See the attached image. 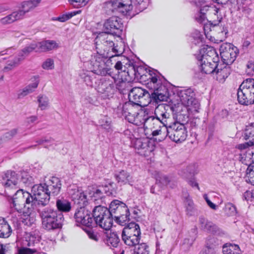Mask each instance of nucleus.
I'll return each mask as SVG.
<instances>
[{
    "label": "nucleus",
    "instance_id": "26",
    "mask_svg": "<svg viewBox=\"0 0 254 254\" xmlns=\"http://www.w3.org/2000/svg\"><path fill=\"white\" fill-rule=\"evenodd\" d=\"M114 177L118 183L121 185L129 184L132 186L133 183L132 178L130 174L127 171L122 170L120 171H117L114 174Z\"/></svg>",
    "mask_w": 254,
    "mask_h": 254
},
{
    "label": "nucleus",
    "instance_id": "6",
    "mask_svg": "<svg viewBox=\"0 0 254 254\" xmlns=\"http://www.w3.org/2000/svg\"><path fill=\"white\" fill-rule=\"evenodd\" d=\"M109 208L118 224L124 226L129 221L130 212L125 203L119 200H114L111 202Z\"/></svg>",
    "mask_w": 254,
    "mask_h": 254
},
{
    "label": "nucleus",
    "instance_id": "44",
    "mask_svg": "<svg viewBox=\"0 0 254 254\" xmlns=\"http://www.w3.org/2000/svg\"><path fill=\"white\" fill-rule=\"evenodd\" d=\"M38 49V46L37 43H31L29 46L25 47L23 48L18 54L19 57L22 56L23 60L25 57H27L33 51H35L36 52V50Z\"/></svg>",
    "mask_w": 254,
    "mask_h": 254
},
{
    "label": "nucleus",
    "instance_id": "13",
    "mask_svg": "<svg viewBox=\"0 0 254 254\" xmlns=\"http://www.w3.org/2000/svg\"><path fill=\"white\" fill-rule=\"evenodd\" d=\"M104 28L106 30L104 32L120 37L123 31V24L120 18L118 16H112L105 21Z\"/></svg>",
    "mask_w": 254,
    "mask_h": 254
},
{
    "label": "nucleus",
    "instance_id": "38",
    "mask_svg": "<svg viewBox=\"0 0 254 254\" xmlns=\"http://www.w3.org/2000/svg\"><path fill=\"white\" fill-rule=\"evenodd\" d=\"M40 240L41 236L39 231L31 232L28 234L26 237L27 246L29 247H33L35 244L39 243Z\"/></svg>",
    "mask_w": 254,
    "mask_h": 254
},
{
    "label": "nucleus",
    "instance_id": "55",
    "mask_svg": "<svg viewBox=\"0 0 254 254\" xmlns=\"http://www.w3.org/2000/svg\"><path fill=\"white\" fill-rule=\"evenodd\" d=\"M122 232L130 236H137L140 238L141 232L139 227V228L136 227L132 229H129V228H124Z\"/></svg>",
    "mask_w": 254,
    "mask_h": 254
},
{
    "label": "nucleus",
    "instance_id": "43",
    "mask_svg": "<svg viewBox=\"0 0 254 254\" xmlns=\"http://www.w3.org/2000/svg\"><path fill=\"white\" fill-rule=\"evenodd\" d=\"M197 173L196 167L194 164H190L182 171L181 175L183 177L186 179H190Z\"/></svg>",
    "mask_w": 254,
    "mask_h": 254
},
{
    "label": "nucleus",
    "instance_id": "18",
    "mask_svg": "<svg viewBox=\"0 0 254 254\" xmlns=\"http://www.w3.org/2000/svg\"><path fill=\"white\" fill-rule=\"evenodd\" d=\"M198 61L209 60L219 62L218 55L215 49L207 45H204L199 51V54L195 55Z\"/></svg>",
    "mask_w": 254,
    "mask_h": 254
},
{
    "label": "nucleus",
    "instance_id": "60",
    "mask_svg": "<svg viewBox=\"0 0 254 254\" xmlns=\"http://www.w3.org/2000/svg\"><path fill=\"white\" fill-rule=\"evenodd\" d=\"M68 1L70 4L76 8L84 6L88 2V0H68Z\"/></svg>",
    "mask_w": 254,
    "mask_h": 254
},
{
    "label": "nucleus",
    "instance_id": "4",
    "mask_svg": "<svg viewBox=\"0 0 254 254\" xmlns=\"http://www.w3.org/2000/svg\"><path fill=\"white\" fill-rule=\"evenodd\" d=\"M149 78L150 81L146 83V86L150 89L152 103L167 101L170 96L168 88L161 83L157 75H150Z\"/></svg>",
    "mask_w": 254,
    "mask_h": 254
},
{
    "label": "nucleus",
    "instance_id": "42",
    "mask_svg": "<svg viewBox=\"0 0 254 254\" xmlns=\"http://www.w3.org/2000/svg\"><path fill=\"white\" fill-rule=\"evenodd\" d=\"M114 182H110L108 184L100 186V187L104 194H106L107 196H115L117 194Z\"/></svg>",
    "mask_w": 254,
    "mask_h": 254
},
{
    "label": "nucleus",
    "instance_id": "49",
    "mask_svg": "<svg viewBox=\"0 0 254 254\" xmlns=\"http://www.w3.org/2000/svg\"><path fill=\"white\" fill-rule=\"evenodd\" d=\"M89 194L94 201H97L99 199L101 200L104 197V192L102 191L100 186L97 189H93Z\"/></svg>",
    "mask_w": 254,
    "mask_h": 254
},
{
    "label": "nucleus",
    "instance_id": "58",
    "mask_svg": "<svg viewBox=\"0 0 254 254\" xmlns=\"http://www.w3.org/2000/svg\"><path fill=\"white\" fill-rule=\"evenodd\" d=\"M115 74V80L114 83H116V88L119 90L122 91L124 89V87L126 86L127 83L124 81L122 78H120L119 76H117V73H114Z\"/></svg>",
    "mask_w": 254,
    "mask_h": 254
},
{
    "label": "nucleus",
    "instance_id": "36",
    "mask_svg": "<svg viewBox=\"0 0 254 254\" xmlns=\"http://www.w3.org/2000/svg\"><path fill=\"white\" fill-rule=\"evenodd\" d=\"M223 254H242L239 246L236 244L226 243L223 246Z\"/></svg>",
    "mask_w": 254,
    "mask_h": 254
},
{
    "label": "nucleus",
    "instance_id": "64",
    "mask_svg": "<svg viewBox=\"0 0 254 254\" xmlns=\"http://www.w3.org/2000/svg\"><path fill=\"white\" fill-rule=\"evenodd\" d=\"M38 252L36 249H30L27 248H21L18 250V254H34Z\"/></svg>",
    "mask_w": 254,
    "mask_h": 254
},
{
    "label": "nucleus",
    "instance_id": "51",
    "mask_svg": "<svg viewBox=\"0 0 254 254\" xmlns=\"http://www.w3.org/2000/svg\"><path fill=\"white\" fill-rule=\"evenodd\" d=\"M111 122L107 117H103L99 120V123L103 128L109 132L112 130Z\"/></svg>",
    "mask_w": 254,
    "mask_h": 254
},
{
    "label": "nucleus",
    "instance_id": "62",
    "mask_svg": "<svg viewBox=\"0 0 254 254\" xmlns=\"http://www.w3.org/2000/svg\"><path fill=\"white\" fill-rule=\"evenodd\" d=\"M20 182L26 186H29L32 183V178L27 174L24 173L21 175Z\"/></svg>",
    "mask_w": 254,
    "mask_h": 254
},
{
    "label": "nucleus",
    "instance_id": "33",
    "mask_svg": "<svg viewBox=\"0 0 254 254\" xmlns=\"http://www.w3.org/2000/svg\"><path fill=\"white\" fill-rule=\"evenodd\" d=\"M11 233V228L7 222L3 218L0 220V238H7Z\"/></svg>",
    "mask_w": 254,
    "mask_h": 254
},
{
    "label": "nucleus",
    "instance_id": "17",
    "mask_svg": "<svg viewBox=\"0 0 254 254\" xmlns=\"http://www.w3.org/2000/svg\"><path fill=\"white\" fill-rule=\"evenodd\" d=\"M138 3V0H111L108 4L114 9L127 14L132 9L133 4L136 5Z\"/></svg>",
    "mask_w": 254,
    "mask_h": 254
},
{
    "label": "nucleus",
    "instance_id": "39",
    "mask_svg": "<svg viewBox=\"0 0 254 254\" xmlns=\"http://www.w3.org/2000/svg\"><path fill=\"white\" fill-rule=\"evenodd\" d=\"M122 238L124 243L128 246H135L139 243L140 237L130 236L122 233Z\"/></svg>",
    "mask_w": 254,
    "mask_h": 254
},
{
    "label": "nucleus",
    "instance_id": "16",
    "mask_svg": "<svg viewBox=\"0 0 254 254\" xmlns=\"http://www.w3.org/2000/svg\"><path fill=\"white\" fill-rule=\"evenodd\" d=\"M199 227L201 230L208 233L217 236H223L225 232L215 224L201 216L199 218Z\"/></svg>",
    "mask_w": 254,
    "mask_h": 254
},
{
    "label": "nucleus",
    "instance_id": "11",
    "mask_svg": "<svg viewBox=\"0 0 254 254\" xmlns=\"http://www.w3.org/2000/svg\"><path fill=\"white\" fill-rule=\"evenodd\" d=\"M220 54L221 63L227 65L231 64L236 60L238 51L236 47L230 43H223L221 45Z\"/></svg>",
    "mask_w": 254,
    "mask_h": 254
},
{
    "label": "nucleus",
    "instance_id": "27",
    "mask_svg": "<svg viewBox=\"0 0 254 254\" xmlns=\"http://www.w3.org/2000/svg\"><path fill=\"white\" fill-rule=\"evenodd\" d=\"M31 80L32 83L26 86L18 94V98H23L27 95L32 93L37 88L40 81L39 76H34L31 78Z\"/></svg>",
    "mask_w": 254,
    "mask_h": 254
},
{
    "label": "nucleus",
    "instance_id": "35",
    "mask_svg": "<svg viewBox=\"0 0 254 254\" xmlns=\"http://www.w3.org/2000/svg\"><path fill=\"white\" fill-rule=\"evenodd\" d=\"M138 102L136 103V107H146L151 103H152V100L150 95V89L145 90V93L143 95H139Z\"/></svg>",
    "mask_w": 254,
    "mask_h": 254
},
{
    "label": "nucleus",
    "instance_id": "31",
    "mask_svg": "<svg viewBox=\"0 0 254 254\" xmlns=\"http://www.w3.org/2000/svg\"><path fill=\"white\" fill-rule=\"evenodd\" d=\"M22 19L21 14L18 10L14 11L10 14L0 19V23L2 25L10 24L16 21Z\"/></svg>",
    "mask_w": 254,
    "mask_h": 254
},
{
    "label": "nucleus",
    "instance_id": "7",
    "mask_svg": "<svg viewBox=\"0 0 254 254\" xmlns=\"http://www.w3.org/2000/svg\"><path fill=\"white\" fill-rule=\"evenodd\" d=\"M8 196L10 197L12 199V207L15 208L18 212L21 213L22 209L25 207V205H30L33 207L32 202H33V196L28 192L24 191L23 190L19 189L17 190L13 195H11L8 194Z\"/></svg>",
    "mask_w": 254,
    "mask_h": 254
},
{
    "label": "nucleus",
    "instance_id": "30",
    "mask_svg": "<svg viewBox=\"0 0 254 254\" xmlns=\"http://www.w3.org/2000/svg\"><path fill=\"white\" fill-rule=\"evenodd\" d=\"M37 44L38 49L36 52H46L58 47V44L54 40H44Z\"/></svg>",
    "mask_w": 254,
    "mask_h": 254
},
{
    "label": "nucleus",
    "instance_id": "40",
    "mask_svg": "<svg viewBox=\"0 0 254 254\" xmlns=\"http://www.w3.org/2000/svg\"><path fill=\"white\" fill-rule=\"evenodd\" d=\"M20 56L21 57H19L17 56L13 59L8 60L7 62L6 65L3 67V71L4 72H8L18 66L20 62L23 61V57L22 56Z\"/></svg>",
    "mask_w": 254,
    "mask_h": 254
},
{
    "label": "nucleus",
    "instance_id": "29",
    "mask_svg": "<svg viewBox=\"0 0 254 254\" xmlns=\"http://www.w3.org/2000/svg\"><path fill=\"white\" fill-rule=\"evenodd\" d=\"M229 65L222 64L219 62L218 68L216 69L215 74L217 80L221 81L227 78L230 73L231 69Z\"/></svg>",
    "mask_w": 254,
    "mask_h": 254
},
{
    "label": "nucleus",
    "instance_id": "50",
    "mask_svg": "<svg viewBox=\"0 0 254 254\" xmlns=\"http://www.w3.org/2000/svg\"><path fill=\"white\" fill-rule=\"evenodd\" d=\"M245 83H247V90L249 91V93L250 94L251 97L253 102L254 104V79L253 78H247L244 80Z\"/></svg>",
    "mask_w": 254,
    "mask_h": 254
},
{
    "label": "nucleus",
    "instance_id": "63",
    "mask_svg": "<svg viewBox=\"0 0 254 254\" xmlns=\"http://www.w3.org/2000/svg\"><path fill=\"white\" fill-rule=\"evenodd\" d=\"M35 219L34 218L31 217L30 215H28L24 218H22L21 220V223L23 225L30 227L32 226V225L34 223Z\"/></svg>",
    "mask_w": 254,
    "mask_h": 254
},
{
    "label": "nucleus",
    "instance_id": "41",
    "mask_svg": "<svg viewBox=\"0 0 254 254\" xmlns=\"http://www.w3.org/2000/svg\"><path fill=\"white\" fill-rule=\"evenodd\" d=\"M244 137L245 140L250 141L251 144H254V123L246 126Z\"/></svg>",
    "mask_w": 254,
    "mask_h": 254
},
{
    "label": "nucleus",
    "instance_id": "5",
    "mask_svg": "<svg viewBox=\"0 0 254 254\" xmlns=\"http://www.w3.org/2000/svg\"><path fill=\"white\" fill-rule=\"evenodd\" d=\"M92 215L94 223L100 227L109 230L112 227L114 217L109 208L100 205L96 206L92 210Z\"/></svg>",
    "mask_w": 254,
    "mask_h": 254
},
{
    "label": "nucleus",
    "instance_id": "8",
    "mask_svg": "<svg viewBox=\"0 0 254 254\" xmlns=\"http://www.w3.org/2000/svg\"><path fill=\"white\" fill-rule=\"evenodd\" d=\"M164 131L167 132L166 136L177 143L185 141L188 135L185 126L178 123H172L171 121L167 127L164 128Z\"/></svg>",
    "mask_w": 254,
    "mask_h": 254
},
{
    "label": "nucleus",
    "instance_id": "48",
    "mask_svg": "<svg viewBox=\"0 0 254 254\" xmlns=\"http://www.w3.org/2000/svg\"><path fill=\"white\" fill-rule=\"evenodd\" d=\"M184 202L187 214L192 215L194 211V206L192 200L188 196L186 197Z\"/></svg>",
    "mask_w": 254,
    "mask_h": 254
},
{
    "label": "nucleus",
    "instance_id": "19",
    "mask_svg": "<svg viewBox=\"0 0 254 254\" xmlns=\"http://www.w3.org/2000/svg\"><path fill=\"white\" fill-rule=\"evenodd\" d=\"M133 146L136 152L142 156H148L153 150V146L147 138L136 139Z\"/></svg>",
    "mask_w": 254,
    "mask_h": 254
},
{
    "label": "nucleus",
    "instance_id": "21",
    "mask_svg": "<svg viewBox=\"0 0 254 254\" xmlns=\"http://www.w3.org/2000/svg\"><path fill=\"white\" fill-rule=\"evenodd\" d=\"M247 89V83H245L243 81L237 90L238 101L239 104L245 106L254 104L252 97Z\"/></svg>",
    "mask_w": 254,
    "mask_h": 254
},
{
    "label": "nucleus",
    "instance_id": "15",
    "mask_svg": "<svg viewBox=\"0 0 254 254\" xmlns=\"http://www.w3.org/2000/svg\"><path fill=\"white\" fill-rule=\"evenodd\" d=\"M129 67L130 68L127 71L128 76L132 77V76L133 75L134 78L140 79L141 80L144 82L150 81V75H151L152 76H154V74L157 75L156 73L153 70L149 69L147 71V69H144L143 67L137 66L135 67L132 65V63L131 65H130V64H129Z\"/></svg>",
    "mask_w": 254,
    "mask_h": 254
},
{
    "label": "nucleus",
    "instance_id": "2",
    "mask_svg": "<svg viewBox=\"0 0 254 254\" xmlns=\"http://www.w3.org/2000/svg\"><path fill=\"white\" fill-rule=\"evenodd\" d=\"M38 212L42 219V226L45 230L50 231L62 227L64 219L63 213L49 207H39Z\"/></svg>",
    "mask_w": 254,
    "mask_h": 254
},
{
    "label": "nucleus",
    "instance_id": "59",
    "mask_svg": "<svg viewBox=\"0 0 254 254\" xmlns=\"http://www.w3.org/2000/svg\"><path fill=\"white\" fill-rule=\"evenodd\" d=\"M113 53H115L114 55H112V57L114 56H119L121 55L124 52L125 49L124 46L122 43L120 45H115L112 47L111 50Z\"/></svg>",
    "mask_w": 254,
    "mask_h": 254
},
{
    "label": "nucleus",
    "instance_id": "12",
    "mask_svg": "<svg viewBox=\"0 0 254 254\" xmlns=\"http://www.w3.org/2000/svg\"><path fill=\"white\" fill-rule=\"evenodd\" d=\"M170 107L169 115L172 113L176 115L177 121L174 123H178L185 126V124L189 121V113L187 107H184L181 104L178 102L176 103H171L168 104Z\"/></svg>",
    "mask_w": 254,
    "mask_h": 254
},
{
    "label": "nucleus",
    "instance_id": "9",
    "mask_svg": "<svg viewBox=\"0 0 254 254\" xmlns=\"http://www.w3.org/2000/svg\"><path fill=\"white\" fill-rule=\"evenodd\" d=\"M32 192L33 193V206L36 203L39 207H44L49 204L51 195L45 183L34 185L32 188Z\"/></svg>",
    "mask_w": 254,
    "mask_h": 254
},
{
    "label": "nucleus",
    "instance_id": "61",
    "mask_svg": "<svg viewBox=\"0 0 254 254\" xmlns=\"http://www.w3.org/2000/svg\"><path fill=\"white\" fill-rule=\"evenodd\" d=\"M191 35V37L194 39L193 42L195 44H199L202 41V35L198 30H194Z\"/></svg>",
    "mask_w": 254,
    "mask_h": 254
},
{
    "label": "nucleus",
    "instance_id": "34",
    "mask_svg": "<svg viewBox=\"0 0 254 254\" xmlns=\"http://www.w3.org/2000/svg\"><path fill=\"white\" fill-rule=\"evenodd\" d=\"M72 197L77 203L81 205V206L87 207L88 201L87 196L81 190H77L73 194Z\"/></svg>",
    "mask_w": 254,
    "mask_h": 254
},
{
    "label": "nucleus",
    "instance_id": "37",
    "mask_svg": "<svg viewBox=\"0 0 254 254\" xmlns=\"http://www.w3.org/2000/svg\"><path fill=\"white\" fill-rule=\"evenodd\" d=\"M57 210L60 212H68L71 208V203L66 199H58L56 201Z\"/></svg>",
    "mask_w": 254,
    "mask_h": 254
},
{
    "label": "nucleus",
    "instance_id": "20",
    "mask_svg": "<svg viewBox=\"0 0 254 254\" xmlns=\"http://www.w3.org/2000/svg\"><path fill=\"white\" fill-rule=\"evenodd\" d=\"M177 96L180 101L179 103L184 107H187L195 104L194 93L190 88L178 90Z\"/></svg>",
    "mask_w": 254,
    "mask_h": 254
},
{
    "label": "nucleus",
    "instance_id": "28",
    "mask_svg": "<svg viewBox=\"0 0 254 254\" xmlns=\"http://www.w3.org/2000/svg\"><path fill=\"white\" fill-rule=\"evenodd\" d=\"M41 0H30L23 1L21 4V8L18 10L20 13L22 18L28 12L33 10L40 3Z\"/></svg>",
    "mask_w": 254,
    "mask_h": 254
},
{
    "label": "nucleus",
    "instance_id": "3",
    "mask_svg": "<svg viewBox=\"0 0 254 254\" xmlns=\"http://www.w3.org/2000/svg\"><path fill=\"white\" fill-rule=\"evenodd\" d=\"M170 108L167 104L158 105L155 109L154 116L144 117L143 118L144 126L151 128H156L158 126L167 128L171 121V115H169Z\"/></svg>",
    "mask_w": 254,
    "mask_h": 254
},
{
    "label": "nucleus",
    "instance_id": "56",
    "mask_svg": "<svg viewBox=\"0 0 254 254\" xmlns=\"http://www.w3.org/2000/svg\"><path fill=\"white\" fill-rule=\"evenodd\" d=\"M38 101L39 102V107L41 110H45L49 105V99L45 95H41L38 97Z\"/></svg>",
    "mask_w": 254,
    "mask_h": 254
},
{
    "label": "nucleus",
    "instance_id": "23",
    "mask_svg": "<svg viewBox=\"0 0 254 254\" xmlns=\"http://www.w3.org/2000/svg\"><path fill=\"white\" fill-rule=\"evenodd\" d=\"M1 183L5 188L6 193H7V191H9L11 189H16V186L18 183L16 173L14 171H7L2 176Z\"/></svg>",
    "mask_w": 254,
    "mask_h": 254
},
{
    "label": "nucleus",
    "instance_id": "24",
    "mask_svg": "<svg viewBox=\"0 0 254 254\" xmlns=\"http://www.w3.org/2000/svg\"><path fill=\"white\" fill-rule=\"evenodd\" d=\"M45 184L50 195L56 196L60 193L62 188V183L59 178L52 177Z\"/></svg>",
    "mask_w": 254,
    "mask_h": 254
},
{
    "label": "nucleus",
    "instance_id": "57",
    "mask_svg": "<svg viewBox=\"0 0 254 254\" xmlns=\"http://www.w3.org/2000/svg\"><path fill=\"white\" fill-rule=\"evenodd\" d=\"M225 211L231 216H234L237 213L236 207L232 203H228L225 205Z\"/></svg>",
    "mask_w": 254,
    "mask_h": 254
},
{
    "label": "nucleus",
    "instance_id": "32",
    "mask_svg": "<svg viewBox=\"0 0 254 254\" xmlns=\"http://www.w3.org/2000/svg\"><path fill=\"white\" fill-rule=\"evenodd\" d=\"M145 93V89L141 87H135L131 89L128 94L129 101L133 103L136 106V103L138 102L139 95H143Z\"/></svg>",
    "mask_w": 254,
    "mask_h": 254
},
{
    "label": "nucleus",
    "instance_id": "52",
    "mask_svg": "<svg viewBox=\"0 0 254 254\" xmlns=\"http://www.w3.org/2000/svg\"><path fill=\"white\" fill-rule=\"evenodd\" d=\"M219 245L218 240L214 237H209L206 241V250L212 249L214 251V247Z\"/></svg>",
    "mask_w": 254,
    "mask_h": 254
},
{
    "label": "nucleus",
    "instance_id": "1",
    "mask_svg": "<svg viewBox=\"0 0 254 254\" xmlns=\"http://www.w3.org/2000/svg\"><path fill=\"white\" fill-rule=\"evenodd\" d=\"M95 73L103 77L100 78L97 87L98 92L104 99L112 97L115 91V74L111 68L108 67L102 59L98 58L93 64Z\"/></svg>",
    "mask_w": 254,
    "mask_h": 254
},
{
    "label": "nucleus",
    "instance_id": "14",
    "mask_svg": "<svg viewBox=\"0 0 254 254\" xmlns=\"http://www.w3.org/2000/svg\"><path fill=\"white\" fill-rule=\"evenodd\" d=\"M75 222L82 225L92 227L94 222L90 210L87 207L81 206L77 209L74 214Z\"/></svg>",
    "mask_w": 254,
    "mask_h": 254
},
{
    "label": "nucleus",
    "instance_id": "22",
    "mask_svg": "<svg viewBox=\"0 0 254 254\" xmlns=\"http://www.w3.org/2000/svg\"><path fill=\"white\" fill-rule=\"evenodd\" d=\"M1 183L5 188L6 193H7V191H9L11 189H16V186L18 183L16 173L14 171H7L2 176Z\"/></svg>",
    "mask_w": 254,
    "mask_h": 254
},
{
    "label": "nucleus",
    "instance_id": "54",
    "mask_svg": "<svg viewBox=\"0 0 254 254\" xmlns=\"http://www.w3.org/2000/svg\"><path fill=\"white\" fill-rule=\"evenodd\" d=\"M81 12L80 10L75 11L71 12H69L67 13L64 14L62 15L57 17V20L60 22H65L67 20L71 18L73 16L76 15L77 14L80 13Z\"/></svg>",
    "mask_w": 254,
    "mask_h": 254
},
{
    "label": "nucleus",
    "instance_id": "10",
    "mask_svg": "<svg viewBox=\"0 0 254 254\" xmlns=\"http://www.w3.org/2000/svg\"><path fill=\"white\" fill-rule=\"evenodd\" d=\"M107 32H100L95 38L96 48L97 53L100 55L105 56L114 46L112 37Z\"/></svg>",
    "mask_w": 254,
    "mask_h": 254
},
{
    "label": "nucleus",
    "instance_id": "46",
    "mask_svg": "<svg viewBox=\"0 0 254 254\" xmlns=\"http://www.w3.org/2000/svg\"><path fill=\"white\" fill-rule=\"evenodd\" d=\"M107 244L114 247H117L120 242V239L116 232L110 233L107 236Z\"/></svg>",
    "mask_w": 254,
    "mask_h": 254
},
{
    "label": "nucleus",
    "instance_id": "45",
    "mask_svg": "<svg viewBox=\"0 0 254 254\" xmlns=\"http://www.w3.org/2000/svg\"><path fill=\"white\" fill-rule=\"evenodd\" d=\"M124 116L128 122L135 125L138 124V119L141 117V116H140L139 114L137 112V109L130 112H127V115H124Z\"/></svg>",
    "mask_w": 254,
    "mask_h": 254
},
{
    "label": "nucleus",
    "instance_id": "47",
    "mask_svg": "<svg viewBox=\"0 0 254 254\" xmlns=\"http://www.w3.org/2000/svg\"><path fill=\"white\" fill-rule=\"evenodd\" d=\"M149 249L148 246L144 243L137 244L135 247L133 254H149Z\"/></svg>",
    "mask_w": 254,
    "mask_h": 254
},
{
    "label": "nucleus",
    "instance_id": "25",
    "mask_svg": "<svg viewBox=\"0 0 254 254\" xmlns=\"http://www.w3.org/2000/svg\"><path fill=\"white\" fill-rule=\"evenodd\" d=\"M199 62L200 69L201 72L205 74H212L214 75L216 69L218 68V61L202 60Z\"/></svg>",
    "mask_w": 254,
    "mask_h": 254
},
{
    "label": "nucleus",
    "instance_id": "53",
    "mask_svg": "<svg viewBox=\"0 0 254 254\" xmlns=\"http://www.w3.org/2000/svg\"><path fill=\"white\" fill-rule=\"evenodd\" d=\"M136 105L133 103L128 101V102H126L123 106V115H127V112H132L133 110H136Z\"/></svg>",
    "mask_w": 254,
    "mask_h": 254
}]
</instances>
